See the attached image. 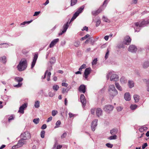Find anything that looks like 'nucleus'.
Returning a JSON list of instances; mask_svg holds the SVG:
<instances>
[{"label": "nucleus", "instance_id": "6e6552de", "mask_svg": "<svg viewBox=\"0 0 149 149\" xmlns=\"http://www.w3.org/2000/svg\"><path fill=\"white\" fill-rule=\"evenodd\" d=\"M68 22H67L66 24H64V25H63V30L61 32L58 33L59 36L62 35L63 33L66 31L68 27Z\"/></svg>", "mask_w": 149, "mask_h": 149}, {"label": "nucleus", "instance_id": "864d4df0", "mask_svg": "<svg viewBox=\"0 0 149 149\" xmlns=\"http://www.w3.org/2000/svg\"><path fill=\"white\" fill-rule=\"evenodd\" d=\"M101 23V21L100 19H98L96 22V26H98Z\"/></svg>", "mask_w": 149, "mask_h": 149}, {"label": "nucleus", "instance_id": "a18cd8bd", "mask_svg": "<svg viewBox=\"0 0 149 149\" xmlns=\"http://www.w3.org/2000/svg\"><path fill=\"white\" fill-rule=\"evenodd\" d=\"M103 20L106 22H109L110 21L106 17H105L104 16H103Z\"/></svg>", "mask_w": 149, "mask_h": 149}, {"label": "nucleus", "instance_id": "473e14b6", "mask_svg": "<svg viewBox=\"0 0 149 149\" xmlns=\"http://www.w3.org/2000/svg\"><path fill=\"white\" fill-rule=\"evenodd\" d=\"M56 61V60L54 57H52L49 63H50L51 65L54 64Z\"/></svg>", "mask_w": 149, "mask_h": 149}, {"label": "nucleus", "instance_id": "5701e85b", "mask_svg": "<svg viewBox=\"0 0 149 149\" xmlns=\"http://www.w3.org/2000/svg\"><path fill=\"white\" fill-rule=\"evenodd\" d=\"M118 132V130L117 128H114L111 130L110 131V133L111 135H116Z\"/></svg>", "mask_w": 149, "mask_h": 149}, {"label": "nucleus", "instance_id": "b1692460", "mask_svg": "<svg viewBox=\"0 0 149 149\" xmlns=\"http://www.w3.org/2000/svg\"><path fill=\"white\" fill-rule=\"evenodd\" d=\"M79 13H78L77 12H76L74 14L73 16L71 19L69 23H70L75 19L76 17L79 15Z\"/></svg>", "mask_w": 149, "mask_h": 149}, {"label": "nucleus", "instance_id": "e2e57ef3", "mask_svg": "<svg viewBox=\"0 0 149 149\" xmlns=\"http://www.w3.org/2000/svg\"><path fill=\"white\" fill-rule=\"evenodd\" d=\"M14 119V118L13 117V116H12L9 117L8 119V120L9 121H10V120H13Z\"/></svg>", "mask_w": 149, "mask_h": 149}, {"label": "nucleus", "instance_id": "774afa93", "mask_svg": "<svg viewBox=\"0 0 149 149\" xmlns=\"http://www.w3.org/2000/svg\"><path fill=\"white\" fill-rule=\"evenodd\" d=\"M88 28L86 26H84L83 27V29H82V31H88Z\"/></svg>", "mask_w": 149, "mask_h": 149}, {"label": "nucleus", "instance_id": "f8f14e48", "mask_svg": "<svg viewBox=\"0 0 149 149\" xmlns=\"http://www.w3.org/2000/svg\"><path fill=\"white\" fill-rule=\"evenodd\" d=\"M137 50L136 47L133 45H130L128 48V51L132 52H135Z\"/></svg>", "mask_w": 149, "mask_h": 149}, {"label": "nucleus", "instance_id": "c85d7f7f", "mask_svg": "<svg viewBox=\"0 0 149 149\" xmlns=\"http://www.w3.org/2000/svg\"><path fill=\"white\" fill-rule=\"evenodd\" d=\"M109 88L108 90L109 92L111 91H113V90H116L115 86L114 85H111L109 86Z\"/></svg>", "mask_w": 149, "mask_h": 149}, {"label": "nucleus", "instance_id": "dca6fc26", "mask_svg": "<svg viewBox=\"0 0 149 149\" xmlns=\"http://www.w3.org/2000/svg\"><path fill=\"white\" fill-rule=\"evenodd\" d=\"M131 40L129 36H127L124 41V43L126 45H129L130 43Z\"/></svg>", "mask_w": 149, "mask_h": 149}, {"label": "nucleus", "instance_id": "4d7b16f0", "mask_svg": "<svg viewBox=\"0 0 149 149\" xmlns=\"http://www.w3.org/2000/svg\"><path fill=\"white\" fill-rule=\"evenodd\" d=\"M49 97H52L55 95V93H54L50 92L49 93Z\"/></svg>", "mask_w": 149, "mask_h": 149}, {"label": "nucleus", "instance_id": "c9c22d12", "mask_svg": "<svg viewBox=\"0 0 149 149\" xmlns=\"http://www.w3.org/2000/svg\"><path fill=\"white\" fill-rule=\"evenodd\" d=\"M84 8V6H82V7H81L79 8L78 9V10H77V12L78 13H79V14L80 13H81L82 10H83Z\"/></svg>", "mask_w": 149, "mask_h": 149}, {"label": "nucleus", "instance_id": "f3484780", "mask_svg": "<svg viewBox=\"0 0 149 149\" xmlns=\"http://www.w3.org/2000/svg\"><path fill=\"white\" fill-rule=\"evenodd\" d=\"M103 9H102L101 8H100L98 10L96 11H93L92 12V15L94 16H96L101 12Z\"/></svg>", "mask_w": 149, "mask_h": 149}, {"label": "nucleus", "instance_id": "412c9836", "mask_svg": "<svg viewBox=\"0 0 149 149\" xmlns=\"http://www.w3.org/2000/svg\"><path fill=\"white\" fill-rule=\"evenodd\" d=\"M143 68L146 69L148 68L149 66V61H146L143 63L142 64Z\"/></svg>", "mask_w": 149, "mask_h": 149}, {"label": "nucleus", "instance_id": "a878e982", "mask_svg": "<svg viewBox=\"0 0 149 149\" xmlns=\"http://www.w3.org/2000/svg\"><path fill=\"white\" fill-rule=\"evenodd\" d=\"M135 100V102H138L139 101V96L137 95H134L133 96Z\"/></svg>", "mask_w": 149, "mask_h": 149}, {"label": "nucleus", "instance_id": "1a4fd4ad", "mask_svg": "<svg viewBox=\"0 0 149 149\" xmlns=\"http://www.w3.org/2000/svg\"><path fill=\"white\" fill-rule=\"evenodd\" d=\"M38 58V54H35L34 56L33 61L31 65V68H33Z\"/></svg>", "mask_w": 149, "mask_h": 149}, {"label": "nucleus", "instance_id": "8fccbe9b", "mask_svg": "<svg viewBox=\"0 0 149 149\" xmlns=\"http://www.w3.org/2000/svg\"><path fill=\"white\" fill-rule=\"evenodd\" d=\"M22 83H18L17 84L14 86L17 88H19L22 86Z\"/></svg>", "mask_w": 149, "mask_h": 149}, {"label": "nucleus", "instance_id": "aec40b11", "mask_svg": "<svg viewBox=\"0 0 149 149\" xmlns=\"http://www.w3.org/2000/svg\"><path fill=\"white\" fill-rule=\"evenodd\" d=\"M124 97L126 101H130L131 99L129 93H126L125 94Z\"/></svg>", "mask_w": 149, "mask_h": 149}, {"label": "nucleus", "instance_id": "bb28decb", "mask_svg": "<svg viewBox=\"0 0 149 149\" xmlns=\"http://www.w3.org/2000/svg\"><path fill=\"white\" fill-rule=\"evenodd\" d=\"M128 84L130 88H132L134 86V83L132 81L129 80L128 82Z\"/></svg>", "mask_w": 149, "mask_h": 149}, {"label": "nucleus", "instance_id": "2f4dec72", "mask_svg": "<svg viewBox=\"0 0 149 149\" xmlns=\"http://www.w3.org/2000/svg\"><path fill=\"white\" fill-rule=\"evenodd\" d=\"M120 81L121 83L123 84L127 82V80L124 77H122L120 79Z\"/></svg>", "mask_w": 149, "mask_h": 149}, {"label": "nucleus", "instance_id": "5fc2aeb1", "mask_svg": "<svg viewBox=\"0 0 149 149\" xmlns=\"http://www.w3.org/2000/svg\"><path fill=\"white\" fill-rule=\"evenodd\" d=\"M106 145L108 147L110 148H112L113 146V145L112 144H110L109 143H106Z\"/></svg>", "mask_w": 149, "mask_h": 149}, {"label": "nucleus", "instance_id": "cd10ccee", "mask_svg": "<svg viewBox=\"0 0 149 149\" xmlns=\"http://www.w3.org/2000/svg\"><path fill=\"white\" fill-rule=\"evenodd\" d=\"M15 80L16 81L21 83L23 80V79L22 78L19 77H15Z\"/></svg>", "mask_w": 149, "mask_h": 149}, {"label": "nucleus", "instance_id": "603ef678", "mask_svg": "<svg viewBox=\"0 0 149 149\" xmlns=\"http://www.w3.org/2000/svg\"><path fill=\"white\" fill-rule=\"evenodd\" d=\"M97 58H95L93 60V61L92 63V65H95L97 63Z\"/></svg>", "mask_w": 149, "mask_h": 149}, {"label": "nucleus", "instance_id": "4c0bfd02", "mask_svg": "<svg viewBox=\"0 0 149 149\" xmlns=\"http://www.w3.org/2000/svg\"><path fill=\"white\" fill-rule=\"evenodd\" d=\"M77 0H71V6H73L75 5L77 2Z\"/></svg>", "mask_w": 149, "mask_h": 149}, {"label": "nucleus", "instance_id": "f704fd0d", "mask_svg": "<svg viewBox=\"0 0 149 149\" xmlns=\"http://www.w3.org/2000/svg\"><path fill=\"white\" fill-rule=\"evenodd\" d=\"M40 101H36L35 102L34 106L36 108H38L40 107Z\"/></svg>", "mask_w": 149, "mask_h": 149}, {"label": "nucleus", "instance_id": "f257e3e1", "mask_svg": "<svg viewBox=\"0 0 149 149\" xmlns=\"http://www.w3.org/2000/svg\"><path fill=\"white\" fill-rule=\"evenodd\" d=\"M27 63L26 59L24 58L21 59L17 66L18 70L22 71L26 69L27 67Z\"/></svg>", "mask_w": 149, "mask_h": 149}, {"label": "nucleus", "instance_id": "13d9d810", "mask_svg": "<svg viewBox=\"0 0 149 149\" xmlns=\"http://www.w3.org/2000/svg\"><path fill=\"white\" fill-rule=\"evenodd\" d=\"M68 91V90L65 88H63L62 89V93H64L65 92L67 93Z\"/></svg>", "mask_w": 149, "mask_h": 149}, {"label": "nucleus", "instance_id": "f03ea898", "mask_svg": "<svg viewBox=\"0 0 149 149\" xmlns=\"http://www.w3.org/2000/svg\"><path fill=\"white\" fill-rule=\"evenodd\" d=\"M31 136L30 133L28 132H26L22 133L20 135V138L26 140L29 139L31 138Z\"/></svg>", "mask_w": 149, "mask_h": 149}, {"label": "nucleus", "instance_id": "bf43d9fd", "mask_svg": "<svg viewBox=\"0 0 149 149\" xmlns=\"http://www.w3.org/2000/svg\"><path fill=\"white\" fill-rule=\"evenodd\" d=\"M123 108L121 107H117V110L118 111H121L123 109Z\"/></svg>", "mask_w": 149, "mask_h": 149}, {"label": "nucleus", "instance_id": "052dcab7", "mask_svg": "<svg viewBox=\"0 0 149 149\" xmlns=\"http://www.w3.org/2000/svg\"><path fill=\"white\" fill-rule=\"evenodd\" d=\"M148 146V144L147 143H145L143 144V145L142 146V148L143 149H144L146 147Z\"/></svg>", "mask_w": 149, "mask_h": 149}, {"label": "nucleus", "instance_id": "09e8293b", "mask_svg": "<svg viewBox=\"0 0 149 149\" xmlns=\"http://www.w3.org/2000/svg\"><path fill=\"white\" fill-rule=\"evenodd\" d=\"M67 135V133L66 132H65L61 136V139H63L65 138Z\"/></svg>", "mask_w": 149, "mask_h": 149}, {"label": "nucleus", "instance_id": "2eb2a0df", "mask_svg": "<svg viewBox=\"0 0 149 149\" xmlns=\"http://www.w3.org/2000/svg\"><path fill=\"white\" fill-rule=\"evenodd\" d=\"M48 66L47 68V70L45 72L44 77L43 78V79H44L45 78L46 75L47 74V73L48 72V71H51V70L52 69V65H51V64H50L49 63H48Z\"/></svg>", "mask_w": 149, "mask_h": 149}, {"label": "nucleus", "instance_id": "49530a36", "mask_svg": "<svg viewBox=\"0 0 149 149\" xmlns=\"http://www.w3.org/2000/svg\"><path fill=\"white\" fill-rule=\"evenodd\" d=\"M58 113V111L56 110H54L52 111V115L53 116H55Z\"/></svg>", "mask_w": 149, "mask_h": 149}, {"label": "nucleus", "instance_id": "e433bc0d", "mask_svg": "<svg viewBox=\"0 0 149 149\" xmlns=\"http://www.w3.org/2000/svg\"><path fill=\"white\" fill-rule=\"evenodd\" d=\"M86 67V65L85 64H84L80 67L79 69V70L81 71L82 70V69H83L85 68Z\"/></svg>", "mask_w": 149, "mask_h": 149}, {"label": "nucleus", "instance_id": "72a5a7b5", "mask_svg": "<svg viewBox=\"0 0 149 149\" xmlns=\"http://www.w3.org/2000/svg\"><path fill=\"white\" fill-rule=\"evenodd\" d=\"M108 138V139L109 140H111L113 139H117V136L116 135H113Z\"/></svg>", "mask_w": 149, "mask_h": 149}, {"label": "nucleus", "instance_id": "69168bd1", "mask_svg": "<svg viewBox=\"0 0 149 149\" xmlns=\"http://www.w3.org/2000/svg\"><path fill=\"white\" fill-rule=\"evenodd\" d=\"M62 86H65V87H67L68 86V84L65 83H62Z\"/></svg>", "mask_w": 149, "mask_h": 149}, {"label": "nucleus", "instance_id": "0e129e2a", "mask_svg": "<svg viewBox=\"0 0 149 149\" xmlns=\"http://www.w3.org/2000/svg\"><path fill=\"white\" fill-rule=\"evenodd\" d=\"M109 0H105L102 6H104L105 4L107 5V3L109 2Z\"/></svg>", "mask_w": 149, "mask_h": 149}, {"label": "nucleus", "instance_id": "79ce46f5", "mask_svg": "<svg viewBox=\"0 0 149 149\" xmlns=\"http://www.w3.org/2000/svg\"><path fill=\"white\" fill-rule=\"evenodd\" d=\"M61 124V122L60 120H58L56 123V126L54 127V128H56L59 127V126Z\"/></svg>", "mask_w": 149, "mask_h": 149}, {"label": "nucleus", "instance_id": "0eeeda50", "mask_svg": "<svg viewBox=\"0 0 149 149\" xmlns=\"http://www.w3.org/2000/svg\"><path fill=\"white\" fill-rule=\"evenodd\" d=\"M91 69L90 68H87L86 69L84 72V77L86 79H87L88 75L90 74Z\"/></svg>", "mask_w": 149, "mask_h": 149}, {"label": "nucleus", "instance_id": "7ed1b4c3", "mask_svg": "<svg viewBox=\"0 0 149 149\" xmlns=\"http://www.w3.org/2000/svg\"><path fill=\"white\" fill-rule=\"evenodd\" d=\"M26 142L25 140L23 139H22L19 140L17 144L13 146L12 147V149H15L16 148H18L26 144Z\"/></svg>", "mask_w": 149, "mask_h": 149}, {"label": "nucleus", "instance_id": "6e6d98bb", "mask_svg": "<svg viewBox=\"0 0 149 149\" xmlns=\"http://www.w3.org/2000/svg\"><path fill=\"white\" fill-rule=\"evenodd\" d=\"M80 42L79 41L76 42L74 44V45L76 47H78L80 45Z\"/></svg>", "mask_w": 149, "mask_h": 149}, {"label": "nucleus", "instance_id": "de8ad7c7", "mask_svg": "<svg viewBox=\"0 0 149 149\" xmlns=\"http://www.w3.org/2000/svg\"><path fill=\"white\" fill-rule=\"evenodd\" d=\"M112 74L113 72L111 71L109 72V73L107 74L106 76L107 79H109L110 76Z\"/></svg>", "mask_w": 149, "mask_h": 149}, {"label": "nucleus", "instance_id": "a211bd4d", "mask_svg": "<svg viewBox=\"0 0 149 149\" xmlns=\"http://www.w3.org/2000/svg\"><path fill=\"white\" fill-rule=\"evenodd\" d=\"M79 90L80 92L84 93L86 91V87L84 85H81L79 87Z\"/></svg>", "mask_w": 149, "mask_h": 149}, {"label": "nucleus", "instance_id": "7c9ffc66", "mask_svg": "<svg viewBox=\"0 0 149 149\" xmlns=\"http://www.w3.org/2000/svg\"><path fill=\"white\" fill-rule=\"evenodd\" d=\"M8 44L7 43H3L0 44V48H3L8 47Z\"/></svg>", "mask_w": 149, "mask_h": 149}, {"label": "nucleus", "instance_id": "a19ab883", "mask_svg": "<svg viewBox=\"0 0 149 149\" xmlns=\"http://www.w3.org/2000/svg\"><path fill=\"white\" fill-rule=\"evenodd\" d=\"M40 121V119L39 118H36L34 119L33 120V122L36 124H38Z\"/></svg>", "mask_w": 149, "mask_h": 149}, {"label": "nucleus", "instance_id": "6ab92c4d", "mask_svg": "<svg viewBox=\"0 0 149 149\" xmlns=\"http://www.w3.org/2000/svg\"><path fill=\"white\" fill-rule=\"evenodd\" d=\"M96 114L97 116L99 117L102 115V111L100 108H97L96 111Z\"/></svg>", "mask_w": 149, "mask_h": 149}, {"label": "nucleus", "instance_id": "20e7f679", "mask_svg": "<svg viewBox=\"0 0 149 149\" xmlns=\"http://www.w3.org/2000/svg\"><path fill=\"white\" fill-rule=\"evenodd\" d=\"M149 24V20L148 21H145L144 20L140 23H139L138 22L135 23V24L136 26L138 27L139 26V27H141L145 26L146 24Z\"/></svg>", "mask_w": 149, "mask_h": 149}, {"label": "nucleus", "instance_id": "4be33fe9", "mask_svg": "<svg viewBox=\"0 0 149 149\" xmlns=\"http://www.w3.org/2000/svg\"><path fill=\"white\" fill-rule=\"evenodd\" d=\"M113 91H109V93L111 96L114 97L118 94V91L116 89L113 90Z\"/></svg>", "mask_w": 149, "mask_h": 149}, {"label": "nucleus", "instance_id": "ddd939ff", "mask_svg": "<svg viewBox=\"0 0 149 149\" xmlns=\"http://www.w3.org/2000/svg\"><path fill=\"white\" fill-rule=\"evenodd\" d=\"M118 76L115 74H112L111 76L110 80L111 81H116L118 80Z\"/></svg>", "mask_w": 149, "mask_h": 149}, {"label": "nucleus", "instance_id": "39448f33", "mask_svg": "<svg viewBox=\"0 0 149 149\" xmlns=\"http://www.w3.org/2000/svg\"><path fill=\"white\" fill-rule=\"evenodd\" d=\"M113 109V107L111 105H107L104 106V110L106 112H109L112 111Z\"/></svg>", "mask_w": 149, "mask_h": 149}, {"label": "nucleus", "instance_id": "4468645a", "mask_svg": "<svg viewBox=\"0 0 149 149\" xmlns=\"http://www.w3.org/2000/svg\"><path fill=\"white\" fill-rule=\"evenodd\" d=\"M59 40L58 38H56L52 40L49 45L50 48L53 47L55 45L57 42L59 41Z\"/></svg>", "mask_w": 149, "mask_h": 149}, {"label": "nucleus", "instance_id": "58836bf2", "mask_svg": "<svg viewBox=\"0 0 149 149\" xmlns=\"http://www.w3.org/2000/svg\"><path fill=\"white\" fill-rule=\"evenodd\" d=\"M33 21V20H31L30 21H25V22H24L21 23V24H20V25H25L26 24H30V23H31V22H32Z\"/></svg>", "mask_w": 149, "mask_h": 149}, {"label": "nucleus", "instance_id": "ea45409f", "mask_svg": "<svg viewBox=\"0 0 149 149\" xmlns=\"http://www.w3.org/2000/svg\"><path fill=\"white\" fill-rule=\"evenodd\" d=\"M53 89L55 91H57L59 88V86L58 85H54L53 86Z\"/></svg>", "mask_w": 149, "mask_h": 149}, {"label": "nucleus", "instance_id": "338daca9", "mask_svg": "<svg viewBox=\"0 0 149 149\" xmlns=\"http://www.w3.org/2000/svg\"><path fill=\"white\" fill-rule=\"evenodd\" d=\"M47 127V125L45 124H43L41 127V128L42 129H45Z\"/></svg>", "mask_w": 149, "mask_h": 149}, {"label": "nucleus", "instance_id": "393cba45", "mask_svg": "<svg viewBox=\"0 0 149 149\" xmlns=\"http://www.w3.org/2000/svg\"><path fill=\"white\" fill-rule=\"evenodd\" d=\"M1 62L3 63H5L6 62V57L3 56L0 57Z\"/></svg>", "mask_w": 149, "mask_h": 149}, {"label": "nucleus", "instance_id": "37998d69", "mask_svg": "<svg viewBox=\"0 0 149 149\" xmlns=\"http://www.w3.org/2000/svg\"><path fill=\"white\" fill-rule=\"evenodd\" d=\"M137 107V106L136 104H132L131 105L130 107V109L132 110H134L136 109Z\"/></svg>", "mask_w": 149, "mask_h": 149}, {"label": "nucleus", "instance_id": "c03bdc74", "mask_svg": "<svg viewBox=\"0 0 149 149\" xmlns=\"http://www.w3.org/2000/svg\"><path fill=\"white\" fill-rule=\"evenodd\" d=\"M45 131L44 130H42L41 131L40 133L41 137L42 138H43L45 137Z\"/></svg>", "mask_w": 149, "mask_h": 149}, {"label": "nucleus", "instance_id": "9d476101", "mask_svg": "<svg viewBox=\"0 0 149 149\" xmlns=\"http://www.w3.org/2000/svg\"><path fill=\"white\" fill-rule=\"evenodd\" d=\"M27 107V104L25 103L23 105L20 107L18 112L22 114H23L24 113V109L25 108H26Z\"/></svg>", "mask_w": 149, "mask_h": 149}, {"label": "nucleus", "instance_id": "c756f323", "mask_svg": "<svg viewBox=\"0 0 149 149\" xmlns=\"http://www.w3.org/2000/svg\"><path fill=\"white\" fill-rule=\"evenodd\" d=\"M115 84L116 88L119 91H122V89L121 87V86L120 85L119 83L117 82L115 83Z\"/></svg>", "mask_w": 149, "mask_h": 149}, {"label": "nucleus", "instance_id": "3c124183", "mask_svg": "<svg viewBox=\"0 0 149 149\" xmlns=\"http://www.w3.org/2000/svg\"><path fill=\"white\" fill-rule=\"evenodd\" d=\"M109 50L108 49H107V51L106 52L105 56V58L106 59H107L108 57V56L109 55Z\"/></svg>", "mask_w": 149, "mask_h": 149}, {"label": "nucleus", "instance_id": "9b49d317", "mask_svg": "<svg viewBox=\"0 0 149 149\" xmlns=\"http://www.w3.org/2000/svg\"><path fill=\"white\" fill-rule=\"evenodd\" d=\"M80 100L83 106H85L86 104V101L85 97L84 94H81L80 97Z\"/></svg>", "mask_w": 149, "mask_h": 149}, {"label": "nucleus", "instance_id": "423d86ee", "mask_svg": "<svg viewBox=\"0 0 149 149\" xmlns=\"http://www.w3.org/2000/svg\"><path fill=\"white\" fill-rule=\"evenodd\" d=\"M98 120L97 119H95L91 123V129L92 131H94L95 130V127L97 125Z\"/></svg>", "mask_w": 149, "mask_h": 149}, {"label": "nucleus", "instance_id": "680f3d73", "mask_svg": "<svg viewBox=\"0 0 149 149\" xmlns=\"http://www.w3.org/2000/svg\"><path fill=\"white\" fill-rule=\"evenodd\" d=\"M40 13V11L36 12H35L33 16H36L38 15Z\"/></svg>", "mask_w": 149, "mask_h": 149}]
</instances>
